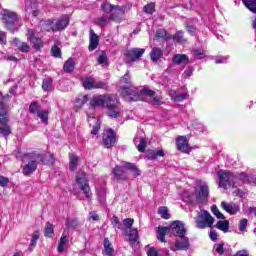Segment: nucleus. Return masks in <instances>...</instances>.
Returning a JSON list of instances; mask_svg holds the SVG:
<instances>
[{"mask_svg": "<svg viewBox=\"0 0 256 256\" xmlns=\"http://www.w3.org/2000/svg\"><path fill=\"white\" fill-rule=\"evenodd\" d=\"M170 231L175 235V237H179L176 240L175 246L171 247L172 251H187L189 249V238L185 237L187 233V229H185V224L181 221H174L170 225Z\"/></svg>", "mask_w": 256, "mask_h": 256, "instance_id": "f257e3e1", "label": "nucleus"}, {"mask_svg": "<svg viewBox=\"0 0 256 256\" xmlns=\"http://www.w3.org/2000/svg\"><path fill=\"white\" fill-rule=\"evenodd\" d=\"M119 89L121 96L131 103V101H139V90L133 87V82L131 81V74L129 71L124 74L119 80Z\"/></svg>", "mask_w": 256, "mask_h": 256, "instance_id": "f03ea898", "label": "nucleus"}, {"mask_svg": "<svg viewBox=\"0 0 256 256\" xmlns=\"http://www.w3.org/2000/svg\"><path fill=\"white\" fill-rule=\"evenodd\" d=\"M47 154L33 151L22 156L23 163H26L23 167V175H31L37 171V165L39 163H45V158Z\"/></svg>", "mask_w": 256, "mask_h": 256, "instance_id": "7ed1b4c3", "label": "nucleus"}, {"mask_svg": "<svg viewBox=\"0 0 256 256\" xmlns=\"http://www.w3.org/2000/svg\"><path fill=\"white\" fill-rule=\"evenodd\" d=\"M11 99V95L0 92V133L3 137H7L11 134V126L7 124V103Z\"/></svg>", "mask_w": 256, "mask_h": 256, "instance_id": "20e7f679", "label": "nucleus"}, {"mask_svg": "<svg viewBox=\"0 0 256 256\" xmlns=\"http://www.w3.org/2000/svg\"><path fill=\"white\" fill-rule=\"evenodd\" d=\"M197 229H207L208 227H213V223H215V218L211 216V214L203 210L198 216L195 218Z\"/></svg>", "mask_w": 256, "mask_h": 256, "instance_id": "39448f33", "label": "nucleus"}, {"mask_svg": "<svg viewBox=\"0 0 256 256\" xmlns=\"http://www.w3.org/2000/svg\"><path fill=\"white\" fill-rule=\"evenodd\" d=\"M17 21H19L17 13L8 9L2 11V23L8 31H15V23H17Z\"/></svg>", "mask_w": 256, "mask_h": 256, "instance_id": "423d86ee", "label": "nucleus"}, {"mask_svg": "<svg viewBox=\"0 0 256 256\" xmlns=\"http://www.w3.org/2000/svg\"><path fill=\"white\" fill-rule=\"evenodd\" d=\"M115 96L116 95L114 94H103L93 96L90 101V106L92 107V109H97V107L107 108L111 101H113Z\"/></svg>", "mask_w": 256, "mask_h": 256, "instance_id": "0eeeda50", "label": "nucleus"}, {"mask_svg": "<svg viewBox=\"0 0 256 256\" xmlns=\"http://www.w3.org/2000/svg\"><path fill=\"white\" fill-rule=\"evenodd\" d=\"M76 183L80 186L81 191L86 195V199L91 201V196L89 195L91 188L89 187V180H87V174L83 170H79L76 174Z\"/></svg>", "mask_w": 256, "mask_h": 256, "instance_id": "6e6552de", "label": "nucleus"}, {"mask_svg": "<svg viewBox=\"0 0 256 256\" xmlns=\"http://www.w3.org/2000/svg\"><path fill=\"white\" fill-rule=\"evenodd\" d=\"M218 177L220 179L219 187H223V189H229L233 186V181H235L236 176L229 171L220 170L218 172Z\"/></svg>", "mask_w": 256, "mask_h": 256, "instance_id": "1a4fd4ad", "label": "nucleus"}, {"mask_svg": "<svg viewBox=\"0 0 256 256\" xmlns=\"http://www.w3.org/2000/svg\"><path fill=\"white\" fill-rule=\"evenodd\" d=\"M138 95L140 97L138 101H142L143 97H148L152 105H161V96L155 95V91L149 88H143L142 90H140V92H138Z\"/></svg>", "mask_w": 256, "mask_h": 256, "instance_id": "9d476101", "label": "nucleus"}, {"mask_svg": "<svg viewBox=\"0 0 256 256\" xmlns=\"http://www.w3.org/2000/svg\"><path fill=\"white\" fill-rule=\"evenodd\" d=\"M117 96L112 99V101L109 103L108 106H106L107 115L108 117H111V119H117L118 117H121V109H119V106H117L118 103Z\"/></svg>", "mask_w": 256, "mask_h": 256, "instance_id": "9b49d317", "label": "nucleus"}, {"mask_svg": "<svg viewBox=\"0 0 256 256\" xmlns=\"http://www.w3.org/2000/svg\"><path fill=\"white\" fill-rule=\"evenodd\" d=\"M115 141V132L112 129L107 130L103 133L102 144L106 149H111V147L115 145Z\"/></svg>", "mask_w": 256, "mask_h": 256, "instance_id": "f8f14e48", "label": "nucleus"}, {"mask_svg": "<svg viewBox=\"0 0 256 256\" xmlns=\"http://www.w3.org/2000/svg\"><path fill=\"white\" fill-rule=\"evenodd\" d=\"M176 147L178 151H180L181 153H191L192 148L189 146V140L187 139L186 136H179L176 139Z\"/></svg>", "mask_w": 256, "mask_h": 256, "instance_id": "ddd939ff", "label": "nucleus"}, {"mask_svg": "<svg viewBox=\"0 0 256 256\" xmlns=\"http://www.w3.org/2000/svg\"><path fill=\"white\" fill-rule=\"evenodd\" d=\"M144 53H145L144 48H131L126 51L125 55H126V58L128 59V61L135 62L138 59H141V57H143Z\"/></svg>", "mask_w": 256, "mask_h": 256, "instance_id": "4468645a", "label": "nucleus"}, {"mask_svg": "<svg viewBox=\"0 0 256 256\" xmlns=\"http://www.w3.org/2000/svg\"><path fill=\"white\" fill-rule=\"evenodd\" d=\"M127 7L116 5L113 12L110 14L111 21H115L116 23H121L123 20V15H125V11Z\"/></svg>", "mask_w": 256, "mask_h": 256, "instance_id": "2eb2a0df", "label": "nucleus"}, {"mask_svg": "<svg viewBox=\"0 0 256 256\" xmlns=\"http://www.w3.org/2000/svg\"><path fill=\"white\" fill-rule=\"evenodd\" d=\"M196 191V201L203 203L209 197V186L200 185L195 188Z\"/></svg>", "mask_w": 256, "mask_h": 256, "instance_id": "dca6fc26", "label": "nucleus"}, {"mask_svg": "<svg viewBox=\"0 0 256 256\" xmlns=\"http://www.w3.org/2000/svg\"><path fill=\"white\" fill-rule=\"evenodd\" d=\"M28 41H30V43H32L34 49H36V51H39V49H41V47H43V40H41V38H38L35 36V31L32 29H28Z\"/></svg>", "mask_w": 256, "mask_h": 256, "instance_id": "f3484780", "label": "nucleus"}, {"mask_svg": "<svg viewBox=\"0 0 256 256\" xmlns=\"http://www.w3.org/2000/svg\"><path fill=\"white\" fill-rule=\"evenodd\" d=\"M69 26V16L63 15L60 19H58L54 24V33L57 31H64Z\"/></svg>", "mask_w": 256, "mask_h": 256, "instance_id": "a211bd4d", "label": "nucleus"}, {"mask_svg": "<svg viewBox=\"0 0 256 256\" xmlns=\"http://www.w3.org/2000/svg\"><path fill=\"white\" fill-rule=\"evenodd\" d=\"M221 207L226 211V213H229L230 215H236V213H239L240 208L239 205L235 203H227L225 201L221 202Z\"/></svg>", "mask_w": 256, "mask_h": 256, "instance_id": "6ab92c4d", "label": "nucleus"}, {"mask_svg": "<svg viewBox=\"0 0 256 256\" xmlns=\"http://www.w3.org/2000/svg\"><path fill=\"white\" fill-rule=\"evenodd\" d=\"M39 27L42 31H52L53 33H55V23L51 19L41 20L39 22Z\"/></svg>", "mask_w": 256, "mask_h": 256, "instance_id": "aec40b11", "label": "nucleus"}, {"mask_svg": "<svg viewBox=\"0 0 256 256\" xmlns=\"http://www.w3.org/2000/svg\"><path fill=\"white\" fill-rule=\"evenodd\" d=\"M112 173L116 181H126L127 179V173L124 172V170L121 169V167L119 166H116L115 168H113Z\"/></svg>", "mask_w": 256, "mask_h": 256, "instance_id": "412c9836", "label": "nucleus"}, {"mask_svg": "<svg viewBox=\"0 0 256 256\" xmlns=\"http://www.w3.org/2000/svg\"><path fill=\"white\" fill-rule=\"evenodd\" d=\"M99 47V36L95 34L93 30H90V44H89V50L95 51Z\"/></svg>", "mask_w": 256, "mask_h": 256, "instance_id": "4be33fe9", "label": "nucleus"}, {"mask_svg": "<svg viewBox=\"0 0 256 256\" xmlns=\"http://www.w3.org/2000/svg\"><path fill=\"white\" fill-rule=\"evenodd\" d=\"M172 61L175 65H187L189 63V57L185 54H175Z\"/></svg>", "mask_w": 256, "mask_h": 256, "instance_id": "5701e85b", "label": "nucleus"}, {"mask_svg": "<svg viewBox=\"0 0 256 256\" xmlns=\"http://www.w3.org/2000/svg\"><path fill=\"white\" fill-rule=\"evenodd\" d=\"M163 57V50L161 48L153 47L150 53L151 61L157 63Z\"/></svg>", "mask_w": 256, "mask_h": 256, "instance_id": "b1692460", "label": "nucleus"}, {"mask_svg": "<svg viewBox=\"0 0 256 256\" xmlns=\"http://www.w3.org/2000/svg\"><path fill=\"white\" fill-rule=\"evenodd\" d=\"M169 95L173 101H176L178 103L181 101H185V99H187L189 97V95L187 93L177 94V92L175 90L170 91Z\"/></svg>", "mask_w": 256, "mask_h": 256, "instance_id": "393cba45", "label": "nucleus"}, {"mask_svg": "<svg viewBox=\"0 0 256 256\" xmlns=\"http://www.w3.org/2000/svg\"><path fill=\"white\" fill-rule=\"evenodd\" d=\"M168 231H171L170 227L159 226L157 234L158 241H161V243H165V236L167 235Z\"/></svg>", "mask_w": 256, "mask_h": 256, "instance_id": "a878e982", "label": "nucleus"}, {"mask_svg": "<svg viewBox=\"0 0 256 256\" xmlns=\"http://www.w3.org/2000/svg\"><path fill=\"white\" fill-rule=\"evenodd\" d=\"M124 167H126V169H129V171H132L133 177L141 176V170H139V168H137V166H135V164L126 162L124 164Z\"/></svg>", "mask_w": 256, "mask_h": 256, "instance_id": "bb28decb", "label": "nucleus"}, {"mask_svg": "<svg viewBox=\"0 0 256 256\" xmlns=\"http://www.w3.org/2000/svg\"><path fill=\"white\" fill-rule=\"evenodd\" d=\"M39 237H41V233L39 232V230H36L35 232H33L31 243L28 247V251H33V249H35V245H37V241L39 240Z\"/></svg>", "mask_w": 256, "mask_h": 256, "instance_id": "cd10ccee", "label": "nucleus"}, {"mask_svg": "<svg viewBox=\"0 0 256 256\" xmlns=\"http://www.w3.org/2000/svg\"><path fill=\"white\" fill-rule=\"evenodd\" d=\"M216 229L223 231V233H227L229 231V221L228 220H219L216 225Z\"/></svg>", "mask_w": 256, "mask_h": 256, "instance_id": "c85d7f7f", "label": "nucleus"}, {"mask_svg": "<svg viewBox=\"0 0 256 256\" xmlns=\"http://www.w3.org/2000/svg\"><path fill=\"white\" fill-rule=\"evenodd\" d=\"M64 72L65 73H73L75 71V62L73 59L69 58L63 66Z\"/></svg>", "mask_w": 256, "mask_h": 256, "instance_id": "c756f323", "label": "nucleus"}, {"mask_svg": "<svg viewBox=\"0 0 256 256\" xmlns=\"http://www.w3.org/2000/svg\"><path fill=\"white\" fill-rule=\"evenodd\" d=\"M68 241H69V239L67 238V234L65 232H63L62 236L60 238L59 245H58L59 253H63V251L65 250V245L67 244Z\"/></svg>", "mask_w": 256, "mask_h": 256, "instance_id": "7c9ffc66", "label": "nucleus"}, {"mask_svg": "<svg viewBox=\"0 0 256 256\" xmlns=\"http://www.w3.org/2000/svg\"><path fill=\"white\" fill-rule=\"evenodd\" d=\"M242 3L246 6V9L251 11V13L256 14V0H242Z\"/></svg>", "mask_w": 256, "mask_h": 256, "instance_id": "2f4dec72", "label": "nucleus"}, {"mask_svg": "<svg viewBox=\"0 0 256 256\" xmlns=\"http://www.w3.org/2000/svg\"><path fill=\"white\" fill-rule=\"evenodd\" d=\"M148 159H157L158 157H165V152H163V150H150L147 154Z\"/></svg>", "mask_w": 256, "mask_h": 256, "instance_id": "473e14b6", "label": "nucleus"}, {"mask_svg": "<svg viewBox=\"0 0 256 256\" xmlns=\"http://www.w3.org/2000/svg\"><path fill=\"white\" fill-rule=\"evenodd\" d=\"M69 159H70V170L75 171V169H77V165L79 163V158L77 157V155L70 153Z\"/></svg>", "mask_w": 256, "mask_h": 256, "instance_id": "72a5a7b5", "label": "nucleus"}, {"mask_svg": "<svg viewBox=\"0 0 256 256\" xmlns=\"http://www.w3.org/2000/svg\"><path fill=\"white\" fill-rule=\"evenodd\" d=\"M104 249H105V255L113 256V246L111 245V242H109V239H104Z\"/></svg>", "mask_w": 256, "mask_h": 256, "instance_id": "f704fd0d", "label": "nucleus"}, {"mask_svg": "<svg viewBox=\"0 0 256 256\" xmlns=\"http://www.w3.org/2000/svg\"><path fill=\"white\" fill-rule=\"evenodd\" d=\"M158 214L162 217V219H171V214H169V209L165 206H161L158 208Z\"/></svg>", "mask_w": 256, "mask_h": 256, "instance_id": "c9c22d12", "label": "nucleus"}, {"mask_svg": "<svg viewBox=\"0 0 256 256\" xmlns=\"http://www.w3.org/2000/svg\"><path fill=\"white\" fill-rule=\"evenodd\" d=\"M116 7H117V5H113L108 2L101 4V9H102V11H104V13H113V11Z\"/></svg>", "mask_w": 256, "mask_h": 256, "instance_id": "e433bc0d", "label": "nucleus"}, {"mask_svg": "<svg viewBox=\"0 0 256 256\" xmlns=\"http://www.w3.org/2000/svg\"><path fill=\"white\" fill-rule=\"evenodd\" d=\"M170 39H173V41H175V43H185V41H187L186 39H184L183 37V31H177L175 33L174 36H170Z\"/></svg>", "mask_w": 256, "mask_h": 256, "instance_id": "4c0bfd02", "label": "nucleus"}, {"mask_svg": "<svg viewBox=\"0 0 256 256\" xmlns=\"http://www.w3.org/2000/svg\"><path fill=\"white\" fill-rule=\"evenodd\" d=\"M138 239H139V232L137 231V229L131 228L129 233L130 243H137Z\"/></svg>", "mask_w": 256, "mask_h": 256, "instance_id": "58836bf2", "label": "nucleus"}, {"mask_svg": "<svg viewBox=\"0 0 256 256\" xmlns=\"http://www.w3.org/2000/svg\"><path fill=\"white\" fill-rule=\"evenodd\" d=\"M84 89L91 91L93 89V78L87 77L82 81Z\"/></svg>", "mask_w": 256, "mask_h": 256, "instance_id": "ea45409f", "label": "nucleus"}, {"mask_svg": "<svg viewBox=\"0 0 256 256\" xmlns=\"http://www.w3.org/2000/svg\"><path fill=\"white\" fill-rule=\"evenodd\" d=\"M29 111L30 113H32V115H35V114L38 115L39 112L41 111V106L37 102H32L30 104Z\"/></svg>", "mask_w": 256, "mask_h": 256, "instance_id": "a19ab883", "label": "nucleus"}, {"mask_svg": "<svg viewBox=\"0 0 256 256\" xmlns=\"http://www.w3.org/2000/svg\"><path fill=\"white\" fill-rule=\"evenodd\" d=\"M93 125V129L91 130V135H97L99 133V127H101V123L97 120V118H91Z\"/></svg>", "mask_w": 256, "mask_h": 256, "instance_id": "79ce46f5", "label": "nucleus"}, {"mask_svg": "<svg viewBox=\"0 0 256 256\" xmlns=\"http://www.w3.org/2000/svg\"><path fill=\"white\" fill-rule=\"evenodd\" d=\"M51 85H53V79L46 78L42 82L43 91H51Z\"/></svg>", "mask_w": 256, "mask_h": 256, "instance_id": "37998d69", "label": "nucleus"}, {"mask_svg": "<svg viewBox=\"0 0 256 256\" xmlns=\"http://www.w3.org/2000/svg\"><path fill=\"white\" fill-rule=\"evenodd\" d=\"M54 229H55V226H53V224L48 222L46 224V227L44 228L45 237H51V235H53L54 233Z\"/></svg>", "mask_w": 256, "mask_h": 256, "instance_id": "c03bdc74", "label": "nucleus"}, {"mask_svg": "<svg viewBox=\"0 0 256 256\" xmlns=\"http://www.w3.org/2000/svg\"><path fill=\"white\" fill-rule=\"evenodd\" d=\"M92 89H107V84L103 81H96L93 78Z\"/></svg>", "mask_w": 256, "mask_h": 256, "instance_id": "a18cd8bd", "label": "nucleus"}, {"mask_svg": "<svg viewBox=\"0 0 256 256\" xmlns=\"http://www.w3.org/2000/svg\"><path fill=\"white\" fill-rule=\"evenodd\" d=\"M38 117L41 119L42 123H48L49 121V112L45 110H40L38 112Z\"/></svg>", "mask_w": 256, "mask_h": 256, "instance_id": "49530a36", "label": "nucleus"}, {"mask_svg": "<svg viewBox=\"0 0 256 256\" xmlns=\"http://www.w3.org/2000/svg\"><path fill=\"white\" fill-rule=\"evenodd\" d=\"M156 39H171V36L167 35V31L165 29H158L156 31Z\"/></svg>", "mask_w": 256, "mask_h": 256, "instance_id": "de8ad7c7", "label": "nucleus"}, {"mask_svg": "<svg viewBox=\"0 0 256 256\" xmlns=\"http://www.w3.org/2000/svg\"><path fill=\"white\" fill-rule=\"evenodd\" d=\"M211 211H212L213 215H215V217H217V219L225 220V215H223V213H221V211H219V208H217V205H213L211 207Z\"/></svg>", "mask_w": 256, "mask_h": 256, "instance_id": "09e8293b", "label": "nucleus"}, {"mask_svg": "<svg viewBox=\"0 0 256 256\" xmlns=\"http://www.w3.org/2000/svg\"><path fill=\"white\" fill-rule=\"evenodd\" d=\"M211 211H212L213 215H215V217H217V219L225 220V215H223V213H221V211H219V208H217V205H213L211 207Z\"/></svg>", "mask_w": 256, "mask_h": 256, "instance_id": "8fccbe9b", "label": "nucleus"}, {"mask_svg": "<svg viewBox=\"0 0 256 256\" xmlns=\"http://www.w3.org/2000/svg\"><path fill=\"white\" fill-rule=\"evenodd\" d=\"M144 13H147L148 15H153L155 13V4L154 3H149L144 6L143 8Z\"/></svg>", "mask_w": 256, "mask_h": 256, "instance_id": "3c124183", "label": "nucleus"}, {"mask_svg": "<svg viewBox=\"0 0 256 256\" xmlns=\"http://www.w3.org/2000/svg\"><path fill=\"white\" fill-rule=\"evenodd\" d=\"M146 147H147V140H145V138H140L139 144L137 146L138 151H140V153H144Z\"/></svg>", "mask_w": 256, "mask_h": 256, "instance_id": "603ef678", "label": "nucleus"}, {"mask_svg": "<svg viewBox=\"0 0 256 256\" xmlns=\"http://www.w3.org/2000/svg\"><path fill=\"white\" fill-rule=\"evenodd\" d=\"M249 223V220H247L246 218H243L240 220L239 222V231H241V233H245V231H247V225Z\"/></svg>", "mask_w": 256, "mask_h": 256, "instance_id": "864d4df0", "label": "nucleus"}, {"mask_svg": "<svg viewBox=\"0 0 256 256\" xmlns=\"http://www.w3.org/2000/svg\"><path fill=\"white\" fill-rule=\"evenodd\" d=\"M87 101H88L87 96H79L76 99V107H83L85 103H87Z\"/></svg>", "mask_w": 256, "mask_h": 256, "instance_id": "5fc2aeb1", "label": "nucleus"}, {"mask_svg": "<svg viewBox=\"0 0 256 256\" xmlns=\"http://www.w3.org/2000/svg\"><path fill=\"white\" fill-rule=\"evenodd\" d=\"M108 24H109V17L101 16L100 18H98L97 25H99V27H105Z\"/></svg>", "mask_w": 256, "mask_h": 256, "instance_id": "6e6d98bb", "label": "nucleus"}, {"mask_svg": "<svg viewBox=\"0 0 256 256\" xmlns=\"http://www.w3.org/2000/svg\"><path fill=\"white\" fill-rule=\"evenodd\" d=\"M51 53L53 57H56L58 59H61V48L58 46H53L51 48Z\"/></svg>", "mask_w": 256, "mask_h": 256, "instance_id": "4d7b16f0", "label": "nucleus"}, {"mask_svg": "<svg viewBox=\"0 0 256 256\" xmlns=\"http://www.w3.org/2000/svg\"><path fill=\"white\" fill-rule=\"evenodd\" d=\"M111 224L113 225L114 229H121V222L117 216H113L111 218Z\"/></svg>", "mask_w": 256, "mask_h": 256, "instance_id": "13d9d810", "label": "nucleus"}, {"mask_svg": "<svg viewBox=\"0 0 256 256\" xmlns=\"http://www.w3.org/2000/svg\"><path fill=\"white\" fill-rule=\"evenodd\" d=\"M18 49L19 51H21V53H29V50L31 49V47H29L26 42H22L18 46Z\"/></svg>", "mask_w": 256, "mask_h": 256, "instance_id": "bf43d9fd", "label": "nucleus"}, {"mask_svg": "<svg viewBox=\"0 0 256 256\" xmlns=\"http://www.w3.org/2000/svg\"><path fill=\"white\" fill-rule=\"evenodd\" d=\"M123 223L127 229H132L131 227H133V223H135V220L131 218H126L124 219Z\"/></svg>", "mask_w": 256, "mask_h": 256, "instance_id": "052dcab7", "label": "nucleus"}, {"mask_svg": "<svg viewBox=\"0 0 256 256\" xmlns=\"http://www.w3.org/2000/svg\"><path fill=\"white\" fill-rule=\"evenodd\" d=\"M193 56L195 57V59H203V57H205V53H203V51L201 50H194Z\"/></svg>", "mask_w": 256, "mask_h": 256, "instance_id": "680f3d73", "label": "nucleus"}, {"mask_svg": "<svg viewBox=\"0 0 256 256\" xmlns=\"http://www.w3.org/2000/svg\"><path fill=\"white\" fill-rule=\"evenodd\" d=\"M107 61V55L105 53H102L99 57H98V63L99 65H105Z\"/></svg>", "mask_w": 256, "mask_h": 256, "instance_id": "e2e57ef3", "label": "nucleus"}, {"mask_svg": "<svg viewBox=\"0 0 256 256\" xmlns=\"http://www.w3.org/2000/svg\"><path fill=\"white\" fill-rule=\"evenodd\" d=\"M7 43V35L5 32L0 31V44L5 45Z\"/></svg>", "mask_w": 256, "mask_h": 256, "instance_id": "0e129e2a", "label": "nucleus"}, {"mask_svg": "<svg viewBox=\"0 0 256 256\" xmlns=\"http://www.w3.org/2000/svg\"><path fill=\"white\" fill-rule=\"evenodd\" d=\"M225 244L220 243L216 246V253H218V255H223V253H225V250L223 249Z\"/></svg>", "mask_w": 256, "mask_h": 256, "instance_id": "69168bd1", "label": "nucleus"}, {"mask_svg": "<svg viewBox=\"0 0 256 256\" xmlns=\"http://www.w3.org/2000/svg\"><path fill=\"white\" fill-rule=\"evenodd\" d=\"M8 183H9V178L0 175V186L1 187H6V185Z\"/></svg>", "mask_w": 256, "mask_h": 256, "instance_id": "338daca9", "label": "nucleus"}, {"mask_svg": "<svg viewBox=\"0 0 256 256\" xmlns=\"http://www.w3.org/2000/svg\"><path fill=\"white\" fill-rule=\"evenodd\" d=\"M148 256H159V252H157V249L155 248H150L147 252Z\"/></svg>", "mask_w": 256, "mask_h": 256, "instance_id": "774afa93", "label": "nucleus"}]
</instances>
